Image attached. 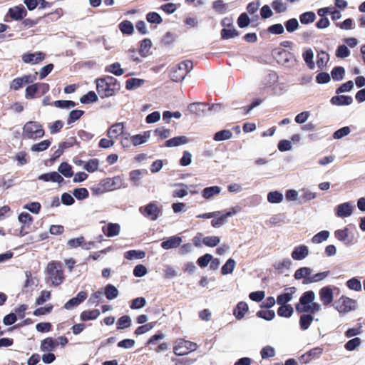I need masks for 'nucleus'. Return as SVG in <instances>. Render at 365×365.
<instances>
[{
  "label": "nucleus",
  "instance_id": "a19ab883",
  "mask_svg": "<svg viewBox=\"0 0 365 365\" xmlns=\"http://www.w3.org/2000/svg\"><path fill=\"white\" fill-rule=\"evenodd\" d=\"M267 200L272 204L279 203L283 200V195L279 191H272L267 194Z\"/></svg>",
  "mask_w": 365,
  "mask_h": 365
},
{
  "label": "nucleus",
  "instance_id": "37998d69",
  "mask_svg": "<svg viewBox=\"0 0 365 365\" xmlns=\"http://www.w3.org/2000/svg\"><path fill=\"white\" fill-rule=\"evenodd\" d=\"M302 56L308 68L312 70L314 69L315 67V63L313 61V51L311 49H308L303 53Z\"/></svg>",
  "mask_w": 365,
  "mask_h": 365
},
{
  "label": "nucleus",
  "instance_id": "ea45409f",
  "mask_svg": "<svg viewBox=\"0 0 365 365\" xmlns=\"http://www.w3.org/2000/svg\"><path fill=\"white\" fill-rule=\"evenodd\" d=\"M99 167V160L97 158L90 159L86 162L83 168L88 173H93L97 171Z\"/></svg>",
  "mask_w": 365,
  "mask_h": 365
},
{
  "label": "nucleus",
  "instance_id": "774afa93",
  "mask_svg": "<svg viewBox=\"0 0 365 365\" xmlns=\"http://www.w3.org/2000/svg\"><path fill=\"white\" fill-rule=\"evenodd\" d=\"M212 9L220 14H225L227 11L226 4L222 0L215 1L212 4Z\"/></svg>",
  "mask_w": 365,
  "mask_h": 365
},
{
  "label": "nucleus",
  "instance_id": "f03ea898",
  "mask_svg": "<svg viewBox=\"0 0 365 365\" xmlns=\"http://www.w3.org/2000/svg\"><path fill=\"white\" fill-rule=\"evenodd\" d=\"M45 274L48 282L52 286L57 287L61 285L65 280V274L63 269L62 262L53 260L48 263Z\"/></svg>",
  "mask_w": 365,
  "mask_h": 365
},
{
  "label": "nucleus",
  "instance_id": "7ed1b4c3",
  "mask_svg": "<svg viewBox=\"0 0 365 365\" xmlns=\"http://www.w3.org/2000/svg\"><path fill=\"white\" fill-rule=\"evenodd\" d=\"M193 63L190 60H185L170 66L169 75L172 81L180 82L192 69Z\"/></svg>",
  "mask_w": 365,
  "mask_h": 365
},
{
  "label": "nucleus",
  "instance_id": "a211bd4d",
  "mask_svg": "<svg viewBox=\"0 0 365 365\" xmlns=\"http://www.w3.org/2000/svg\"><path fill=\"white\" fill-rule=\"evenodd\" d=\"M336 215L339 217H347L352 214L353 206L349 202H344L339 205L336 209Z\"/></svg>",
  "mask_w": 365,
  "mask_h": 365
},
{
  "label": "nucleus",
  "instance_id": "7c9ffc66",
  "mask_svg": "<svg viewBox=\"0 0 365 365\" xmlns=\"http://www.w3.org/2000/svg\"><path fill=\"white\" fill-rule=\"evenodd\" d=\"M312 269L309 267H302L298 269V279H302V283L304 284H311V282H307V280L312 279Z\"/></svg>",
  "mask_w": 365,
  "mask_h": 365
},
{
  "label": "nucleus",
  "instance_id": "680f3d73",
  "mask_svg": "<svg viewBox=\"0 0 365 365\" xmlns=\"http://www.w3.org/2000/svg\"><path fill=\"white\" fill-rule=\"evenodd\" d=\"M73 195L77 200H82L88 197L89 193L86 188L81 187L74 189Z\"/></svg>",
  "mask_w": 365,
  "mask_h": 365
},
{
  "label": "nucleus",
  "instance_id": "f257e3e1",
  "mask_svg": "<svg viewBox=\"0 0 365 365\" xmlns=\"http://www.w3.org/2000/svg\"><path fill=\"white\" fill-rule=\"evenodd\" d=\"M96 83L97 92L101 98L113 96L120 90L117 79L110 76L98 78Z\"/></svg>",
  "mask_w": 365,
  "mask_h": 365
},
{
  "label": "nucleus",
  "instance_id": "aec40b11",
  "mask_svg": "<svg viewBox=\"0 0 365 365\" xmlns=\"http://www.w3.org/2000/svg\"><path fill=\"white\" fill-rule=\"evenodd\" d=\"M182 242V238L179 236H173L164 240L161 243V247L164 250H170L178 247Z\"/></svg>",
  "mask_w": 365,
  "mask_h": 365
},
{
  "label": "nucleus",
  "instance_id": "9d476101",
  "mask_svg": "<svg viewBox=\"0 0 365 365\" xmlns=\"http://www.w3.org/2000/svg\"><path fill=\"white\" fill-rule=\"evenodd\" d=\"M101 180L107 192L120 189L123 185V179L119 175L113 178H107Z\"/></svg>",
  "mask_w": 365,
  "mask_h": 365
},
{
  "label": "nucleus",
  "instance_id": "864d4df0",
  "mask_svg": "<svg viewBox=\"0 0 365 365\" xmlns=\"http://www.w3.org/2000/svg\"><path fill=\"white\" fill-rule=\"evenodd\" d=\"M145 256V252L140 250H130L125 253V257L128 259H143Z\"/></svg>",
  "mask_w": 365,
  "mask_h": 365
},
{
  "label": "nucleus",
  "instance_id": "a878e982",
  "mask_svg": "<svg viewBox=\"0 0 365 365\" xmlns=\"http://www.w3.org/2000/svg\"><path fill=\"white\" fill-rule=\"evenodd\" d=\"M100 311L97 309L83 311L80 314V319L83 322L95 320L100 315Z\"/></svg>",
  "mask_w": 365,
  "mask_h": 365
},
{
  "label": "nucleus",
  "instance_id": "f704fd0d",
  "mask_svg": "<svg viewBox=\"0 0 365 365\" xmlns=\"http://www.w3.org/2000/svg\"><path fill=\"white\" fill-rule=\"evenodd\" d=\"M145 81L143 79L132 78L125 81V88L127 90H133L140 87L143 85Z\"/></svg>",
  "mask_w": 365,
  "mask_h": 365
},
{
  "label": "nucleus",
  "instance_id": "2eb2a0df",
  "mask_svg": "<svg viewBox=\"0 0 365 365\" xmlns=\"http://www.w3.org/2000/svg\"><path fill=\"white\" fill-rule=\"evenodd\" d=\"M124 129V123H115L108 129L107 135L109 138L116 139L123 134Z\"/></svg>",
  "mask_w": 365,
  "mask_h": 365
},
{
  "label": "nucleus",
  "instance_id": "0e129e2a",
  "mask_svg": "<svg viewBox=\"0 0 365 365\" xmlns=\"http://www.w3.org/2000/svg\"><path fill=\"white\" fill-rule=\"evenodd\" d=\"M155 324L156 322H154L138 327L135 331V334L141 335L146 333L147 331L152 329L155 327Z\"/></svg>",
  "mask_w": 365,
  "mask_h": 365
},
{
  "label": "nucleus",
  "instance_id": "052dcab7",
  "mask_svg": "<svg viewBox=\"0 0 365 365\" xmlns=\"http://www.w3.org/2000/svg\"><path fill=\"white\" fill-rule=\"evenodd\" d=\"M151 46L152 42L149 38H145L140 42L139 51L142 56H145L148 54Z\"/></svg>",
  "mask_w": 365,
  "mask_h": 365
},
{
  "label": "nucleus",
  "instance_id": "79ce46f5",
  "mask_svg": "<svg viewBox=\"0 0 365 365\" xmlns=\"http://www.w3.org/2000/svg\"><path fill=\"white\" fill-rule=\"evenodd\" d=\"M314 317L310 314H302L299 319V325L302 329L306 330L310 326Z\"/></svg>",
  "mask_w": 365,
  "mask_h": 365
},
{
  "label": "nucleus",
  "instance_id": "4d7b16f0",
  "mask_svg": "<svg viewBox=\"0 0 365 365\" xmlns=\"http://www.w3.org/2000/svg\"><path fill=\"white\" fill-rule=\"evenodd\" d=\"M316 19V15L313 11L305 12L300 15L299 19L302 24H307L312 23Z\"/></svg>",
  "mask_w": 365,
  "mask_h": 365
},
{
  "label": "nucleus",
  "instance_id": "bb28decb",
  "mask_svg": "<svg viewBox=\"0 0 365 365\" xmlns=\"http://www.w3.org/2000/svg\"><path fill=\"white\" fill-rule=\"evenodd\" d=\"M188 141L185 136H177L165 141V146L176 147L187 143Z\"/></svg>",
  "mask_w": 365,
  "mask_h": 365
},
{
  "label": "nucleus",
  "instance_id": "c756f323",
  "mask_svg": "<svg viewBox=\"0 0 365 365\" xmlns=\"http://www.w3.org/2000/svg\"><path fill=\"white\" fill-rule=\"evenodd\" d=\"M150 138V131L144 132L143 134H137L130 137V141L134 145H141Z\"/></svg>",
  "mask_w": 365,
  "mask_h": 365
},
{
  "label": "nucleus",
  "instance_id": "e2e57ef3",
  "mask_svg": "<svg viewBox=\"0 0 365 365\" xmlns=\"http://www.w3.org/2000/svg\"><path fill=\"white\" fill-rule=\"evenodd\" d=\"M293 313V308L290 305H283L278 308L277 314L280 317H289Z\"/></svg>",
  "mask_w": 365,
  "mask_h": 365
},
{
  "label": "nucleus",
  "instance_id": "338daca9",
  "mask_svg": "<svg viewBox=\"0 0 365 365\" xmlns=\"http://www.w3.org/2000/svg\"><path fill=\"white\" fill-rule=\"evenodd\" d=\"M272 7L276 13H282L287 10V5L282 2V0H274L272 3Z\"/></svg>",
  "mask_w": 365,
  "mask_h": 365
},
{
  "label": "nucleus",
  "instance_id": "6e6d98bb",
  "mask_svg": "<svg viewBox=\"0 0 365 365\" xmlns=\"http://www.w3.org/2000/svg\"><path fill=\"white\" fill-rule=\"evenodd\" d=\"M146 20L150 24H160L163 22V19L159 14L155 11H151L147 14Z\"/></svg>",
  "mask_w": 365,
  "mask_h": 365
},
{
  "label": "nucleus",
  "instance_id": "58836bf2",
  "mask_svg": "<svg viewBox=\"0 0 365 365\" xmlns=\"http://www.w3.org/2000/svg\"><path fill=\"white\" fill-rule=\"evenodd\" d=\"M232 137V133L230 130H222L215 133L213 139L215 141H222L230 139Z\"/></svg>",
  "mask_w": 365,
  "mask_h": 365
},
{
  "label": "nucleus",
  "instance_id": "393cba45",
  "mask_svg": "<svg viewBox=\"0 0 365 365\" xmlns=\"http://www.w3.org/2000/svg\"><path fill=\"white\" fill-rule=\"evenodd\" d=\"M58 346V343L52 337H47L41 341V350L43 351H52Z\"/></svg>",
  "mask_w": 365,
  "mask_h": 365
},
{
  "label": "nucleus",
  "instance_id": "20e7f679",
  "mask_svg": "<svg viewBox=\"0 0 365 365\" xmlns=\"http://www.w3.org/2000/svg\"><path fill=\"white\" fill-rule=\"evenodd\" d=\"M45 131L42 125L37 121L26 122L22 129V136L26 139L37 140L44 136Z\"/></svg>",
  "mask_w": 365,
  "mask_h": 365
},
{
  "label": "nucleus",
  "instance_id": "13d9d810",
  "mask_svg": "<svg viewBox=\"0 0 365 365\" xmlns=\"http://www.w3.org/2000/svg\"><path fill=\"white\" fill-rule=\"evenodd\" d=\"M345 73V70L343 67L336 66L334 67L331 72V77L334 81H341L343 79Z\"/></svg>",
  "mask_w": 365,
  "mask_h": 365
},
{
  "label": "nucleus",
  "instance_id": "ddd939ff",
  "mask_svg": "<svg viewBox=\"0 0 365 365\" xmlns=\"http://www.w3.org/2000/svg\"><path fill=\"white\" fill-rule=\"evenodd\" d=\"M237 211L235 207H232L230 211L225 213H221L219 215L213 217L211 221V225L213 227L218 228L227 222V218L235 214Z\"/></svg>",
  "mask_w": 365,
  "mask_h": 365
},
{
  "label": "nucleus",
  "instance_id": "5701e85b",
  "mask_svg": "<svg viewBox=\"0 0 365 365\" xmlns=\"http://www.w3.org/2000/svg\"><path fill=\"white\" fill-rule=\"evenodd\" d=\"M120 227L117 223H108L106 227H103V233L108 237L117 236L120 233Z\"/></svg>",
  "mask_w": 365,
  "mask_h": 365
},
{
  "label": "nucleus",
  "instance_id": "bf43d9fd",
  "mask_svg": "<svg viewBox=\"0 0 365 365\" xmlns=\"http://www.w3.org/2000/svg\"><path fill=\"white\" fill-rule=\"evenodd\" d=\"M361 344V340L359 337H355L352 339L349 340L344 345L345 349L347 351H354Z\"/></svg>",
  "mask_w": 365,
  "mask_h": 365
},
{
  "label": "nucleus",
  "instance_id": "f8f14e48",
  "mask_svg": "<svg viewBox=\"0 0 365 365\" xmlns=\"http://www.w3.org/2000/svg\"><path fill=\"white\" fill-rule=\"evenodd\" d=\"M323 352V349L321 347H315L302 354L299 360L301 364H307L311 361L317 359Z\"/></svg>",
  "mask_w": 365,
  "mask_h": 365
},
{
  "label": "nucleus",
  "instance_id": "6ab92c4d",
  "mask_svg": "<svg viewBox=\"0 0 365 365\" xmlns=\"http://www.w3.org/2000/svg\"><path fill=\"white\" fill-rule=\"evenodd\" d=\"M334 237L338 240L344 242L346 245H351L354 240V237L349 235V229L346 227L336 230L334 232Z\"/></svg>",
  "mask_w": 365,
  "mask_h": 365
},
{
  "label": "nucleus",
  "instance_id": "4be33fe9",
  "mask_svg": "<svg viewBox=\"0 0 365 365\" xmlns=\"http://www.w3.org/2000/svg\"><path fill=\"white\" fill-rule=\"evenodd\" d=\"M248 312V305L245 302H240L233 310V314L238 320L242 319Z\"/></svg>",
  "mask_w": 365,
  "mask_h": 365
},
{
  "label": "nucleus",
  "instance_id": "dca6fc26",
  "mask_svg": "<svg viewBox=\"0 0 365 365\" xmlns=\"http://www.w3.org/2000/svg\"><path fill=\"white\" fill-rule=\"evenodd\" d=\"M88 294L86 292L81 291L78 293L77 296L69 299L65 304L64 308L66 309H71L75 307H77L84 300L86 299Z\"/></svg>",
  "mask_w": 365,
  "mask_h": 365
},
{
  "label": "nucleus",
  "instance_id": "0eeeda50",
  "mask_svg": "<svg viewBox=\"0 0 365 365\" xmlns=\"http://www.w3.org/2000/svg\"><path fill=\"white\" fill-rule=\"evenodd\" d=\"M197 349V345L196 343L184 339H177L174 341L173 352L177 356L187 355Z\"/></svg>",
  "mask_w": 365,
  "mask_h": 365
},
{
  "label": "nucleus",
  "instance_id": "423d86ee",
  "mask_svg": "<svg viewBox=\"0 0 365 365\" xmlns=\"http://www.w3.org/2000/svg\"><path fill=\"white\" fill-rule=\"evenodd\" d=\"M139 212L147 219L155 221L163 214L162 206L157 201H152L148 204L141 206Z\"/></svg>",
  "mask_w": 365,
  "mask_h": 365
},
{
  "label": "nucleus",
  "instance_id": "b1692460",
  "mask_svg": "<svg viewBox=\"0 0 365 365\" xmlns=\"http://www.w3.org/2000/svg\"><path fill=\"white\" fill-rule=\"evenodd\" d=\"M330 101L336 106H349L352 103L353 99L349 96H335L331 98Z\"/></svg>",
  "mask_w": 365,
  "mask_h": 365
},
{
  "label": "nucleus",
  "instance_id": "cd10ccee",
  "mask_svg": "<svg viewBox=\"0 0 365 365\" xmlns=\"http://www.w3.org/2000/svg\"><path fill=\"white\" fill-rule=\"evenodd\" d=\"M221 188L219 186H211L203 189L202 191V195L204 198L208 200L212 198L213 196L220 193Z\"/></svg>",
  "mask_w": 365,
  "mask_h": 365
},
{
  "label": "nucleus",
  "instance_id": "49530a36",
  "mask_svg": "<svg viewBox=\"0 0 365 365\" xmlns=\"http://www.w3.org/2000/svg\"><path fill=\"white\" fill-rule=\"evenodd\" d=\"M147 173L145 170H134L130 173V179L134 182L135 185H139V180H140L143 174Z\"/></svg>",
  "mask_w": 365,
  "mask_h": 365
},
{
  "label": "nucleus",
  "instance_id": "c9c22d12",
  "mask_svg": "<svg viewBox=\"0 0 365 365\" xmlns=\"http://www.w3.org/2000/svg\"><path fill=\"white\" fill-rule=\"evenodd\" d=\"M58 172L66 178H71L73 175L72 167L68 163H61L58 169Z\"/></svg>",
  "mask_w": 365,
  "mask_h": 365
},
{
  "label": "nucleus",
  "instance_id": "4468645a",
  "mask_svg": "<svg viewBox=\"0 0 365 365\" xmlns=\"http://www.w3.org/2000/svg\"><path fill=\"white\" fill-rule=\"evenodd\" d=\"M46 54L41 51L25 53L22 56V60L26 63L37 64L43 61L45 58Z\"/></svg>",
  "mask_w": 365,
  "mask_h": 365
},
{
  "label": "nucleus",
  "instance_id": "72a5a7b5",
  "mask_svg": "<svg viewBox=\"0 0 365 365\" xmlns=\"http://www.w3.org/2000/svg\"><path fill=\"white\" fill-rule=\"evenodd\" d=\"M119 29L123 34L130 35L134 31L133 24L128 20H124L119 24Z\"/></svg>",
  "mask_w": 365,
  "mask_h": 365
},
{
  "label": "nucleus",
  "instance_id": "3c124183",
  "mask_svg": "<svg viewBox=\"0 0 365 365\" xmlns=\"http://www.w3.org/2000/svg\"><path fill=\"white\" fill-rule=\"evenodd\" d=\"M329 236V232L327 230H323L314 235V237L312 239V241L313 243L319 244L327 240Z\"/></svg>",
  "mask_w": 365,
  "mask_h": 365
},
{
  "label": "nucleus",
  "instance_id": "473e14b6",
  "mask_svg": "<svg viewBox=\"0 0 365 365\" xmlns=\"http://www.w3.org/2000/svg\"><path fill=\"white\" fill-rule=\"evenodd\" d=\"M51 144V140H44L40 143L32 145L31 150L33 152H42L47 150Z\"/></svg>",
  "mask_w": 365,
  "mask_h": 365
},
{
  "label": "nucleus",
  "instance_id": "4c0bfd02",
  "mask_svg": "<svg viewBox=\"0 0 365 365\" xmlns=\"http://www.w3.org/2000/svg\"><path fill=\"white\" fill-rule=\"evenodd\" d=\"M38 89L36 83L28 86L25 91V97L26 99H32L38 97Z\"/></svg>",
  "mask_w": 365,
  "mask_h": 365
},
{
  "label": "nucleus",
  "instance_id": "5fc2aeb1",
  "mask_svg": "<svg viewBox=\"0 0 365 365\" xmlns=\"http://www.w3.org/2000/svg\"><path fill=\"white\" fill-rule=\"evenodd\" d=\"M53 105L60 108H69L76 106V103L73 101L69 100H58L53 103Z\"/></svg>",
  "mask_w": 365,
  "mask_h": 365
},
{
  "label": "nucleus",
  "instance_id": "412c9836",
  "mask_svg": "<svg viewBox=\"0 0 365 365\" xmlns=\"http://www.w3.org/2000/svg\"><path fill=\"white\" fill-rule=\"evenodd\" d=\"M38 179L45 182L52 181L53 182L61 183L63 181V177L57 172L44 173L38 177Z\"/></svg>",
  "mask_w": 365,
  "mask_h": 365
},
{
  "label": "nucleus",
  "instance_id": "c03bdc74",
  "mask_svg": "<svg viewBox=\"0 0 365 365\" xmlns=\"http://www.w3.org/2000/svg\"><path fill=\"white\" fill-rule=\"evenodd\" d=\"M220 242V238L218 236H207L202 239L203 245L210 247H216Z\"/></svg>",
  "mask_w": 365,
  "mask_h": 365
},
{
  "label": "nucleus",
  "instance_id": "603ef678",
  "mask_svg": "<svg viewBox=\"0 0 365 365\" xmlns=\"http://www.w3.org/2000/svg\"><path fill=\"white\" fill-rule=\"evenodd\" d=\"M220 35L222 39H230L238 36L240 35V33L235 29H222L221 30Z\"/></svg>",
  "mask_w": 365,
  "mask_h": 365
},
{
  "label": "nucleus",
  "instance_id": "a18cd8bd",
  "mask_svg": "<svg viewBox=\"0 0 365 365\" xmlns=\"http://www.w3.org/2000/svg\"><path fill=\"white\" fill-rule=\"evenodd\" d=\"M98 101V96L94 91H89L86 95L81 97L80 101L81 103L88 104L94 103Z\"/></svg>",
  "mask_w": 365,
  "mask_h": 365
},
{
  "label": "nucleus",
  "instance_id": "8fccbe9b",
  "mask_svg": "<svg viewBox=\"0 0 365 365\" xmlns=\"http://www.w3.org/2000/svg\"><path fill=\"white\" fill-rule=\"evenodd\" d=\"M106 71L112 73L115 76H121L124 73L123 69L120 68V64L118 62L107 66L106 68Z\"/></svg>",
  "mask_w": 365,
  "mask_h": 365
},
{
  "label": "nucleus",
  "instance_id": "1a4fd4ad",
  "mask_svg": "<svg viewBox=\"0 0 365 365\" xmlns=\"http://www.w3.org/2000/svg\"><path fill=\"white\" fill-rule=\"evenodd\" d=\"M27 15V11L23 5L16 6L9 8L7 14L4 18L5 21H8L7 18L10 17L14 21H21Z\"/></svg>",
  "mask_w": 365,
  "mask_h": 365
},
{
  "label": "nucleus",
  "instance_id": "09e8293b",
  "mask_svg": "<svg viewBox=\"0 0 365 365\" xmlns=\"http://www.w3.org/2000/svg\"><path fill=\"white\" fill-rule=\"evenodd\" d=\"M131 325V319L129 316L124 315L120 317L117 321V329H123L130 327Z\"/></svg>",
  "mask_w": 365,
  "mask_h": 365
},
{
  "label": "nucleus",
  "instance_id": "de8ad7c7",
  "mask_svg": "<svg viewBox=\"0 0 365 365\" xmlns=\"http://www.w3.org/2000/svg\"><path fill=\"white\" fill-rule=\"evenodd\" d=\"M235 267V261L233 259L230 258L222 267L221 273L224 275L231 274L233 272Z\"/></svg>",
  "mask_w": 365,
  "mask_h": 365
},
{
  "label": "nucleus",
  "instance_id": "39448f33",
  "mask_svg": "<svg viewBox=\"0 0 365 365\" xmlns=\"http://www.w3.org/2000/svg\"><path fill=\"white\" fill-rule=\"evenodd\" d=\"M315 294L309 290L304 292L299 298V304L302 307V312L314 314L320 311L321 306L317 302H314Z\"/></svg>",
  "mask_w": 365,
  "mask_h": 365
},
{
  "label": "nucleus",
  "instance_id": "9b49d317",
  "mask_svg": "<svg viewBox=\"0 0 365 365\" xmlns=\"http://www.w3.org/2000/svg\"><path fill=\"white\" fill-rule=\"evenodd\" d=\"M319 299L325 307L330 305L334 299L333 289L331 286H326L320 289L319 292Z\"/></svg>",
  "mask_w": 365,
  "mask_h": 365
},
{
  "label": "nucleus",
  "instance_id": "f3484780",
  "mask_svg": "<svg viewBox=\"0 0 365 365\" xmlns=\"http://www.w3.org/2000/svg\"><path fill=\"white\" fill-rule=\"evenodd\" d=\"M278 63L287 65L290 62L296 61L294 55L288 49H283L277 53L276 56Z\"/></svg>",
  "mask_w": 365,
  "mask_h": 365
},
{
  "label": "nucleus",
  "instance_id": "2f4dec72",
  "mask_svg": "<svg viewBox=\"0 0 365 365\" xmlns=\"http://www.w3.org/2000/svg\"><path fill=\"white\" fill-rule=\"evenodd\" d=\"M104 294L108 299L112 300L116 298L119 293L114 285L108 284L104 288Z\"/></svg>",
  "mask_w": 365,
  "mask_h": 365
},
{
  "label": "nucleus",
  "instance_id": "6e6552de",
  "mask_svg": "<svg viewBox=\"0 0 365 365\" xmlns=\"http://www.w3.org/2000/svg\"><path fill=\"white\" fill-rule=\"evenodd\" d=\"M333 306L339 312L347 313L355 309L356 301L342 295L339 299L334 302Z\"/></svg>",
  "mask_w": 365,
  "mask_h": 365
},
{
  "label": "nucleus",
  "instance_id": "69168bd1",
  "mask_svg": "<svg viewBox=\"0 0 365 365\" xmlns=\"http://www.w3.org/2000/svg\"><path fill=\"white\" fill-rule=\"evenodd\" d=\"M302 194L299 199L300 203L306 202L309 201L316 197L315 192H312L306 189H302Z\"/></svg>",
  "mask_w": 365,
  "mask_h": 365
},
{
  "label": "nucleus",
  "instance_id": "c85d7f7f",
  "mask_svg": "<svg viewBox=\"0 0 365 365\" xmlns=\"http://www.w3.org/2000/svg\"><path fill=\"white\" fill-rule=\"evenodd\" d=\"M329 60V54L323 51L318 52L317 56V65L318 68L322 70L327 64Z\"/></svg>",
  "mask_w": 365,
  "mask_h": 365
},
{
  "label": "nucleus",
  "instance_id": "e433bc0d",
  "mask_svg": "<svg viewBox=\"0 0 365 365\" xmlns=\"http://www.w3.org/2000/svg\"><path fill=\"white\" fill-rule=\"evenodd\" d=\"M84 111L82 110H73L69 113L68 117L67 118V124L71 125L76 120H79L84 114Z\"/></svg>",
  "mask_w": 365,
  "mask_h": 365
}]
</instances>
